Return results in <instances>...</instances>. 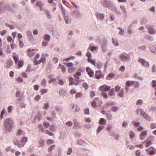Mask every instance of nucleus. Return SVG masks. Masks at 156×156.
<instances>
[{
  "label": "nucleus",
  "mask_w": 156,
  "mask_h": 156,
  "mask_svg": "<svg viewBox=\"0 0 156 156\" xmlns=\"http://www.w3.org/2000/svg\"><path fill=\"white\" fill-rule=\"evenodd\" d=\"M13 121L9 119H6L4 123V127L5 129L8 132L11 131L13 126Z\"/></svg>",
  "instance_id": "1"
},
{
  "label": "nucleus",
  "mask_w": 156,
  "mask_h": 156,
  "mask_svg": "<svg viewBox=\"0 0 156 156\" xmlns=\"http://www.w3.org/2000/svg\"><path fill=\"white\" fill-rule=\"evenodd\" d=\"M138 62L141 63L143 66L146 68H148L149 67L150 65L149 62L144 59L139 58L138 59Z\"/></svg>",
  "instance_id": "2"
},
{
  "label": "nucleus",
  "mask_w": 156,
  "mask_h": 156,
  "mask_svg": "<svg viewBox=\"0 0 156 156\" xmlns=\"http://www.w3.org/2000/svg\"><path fill=\"white\" fill-rule=\"evenodd\" d=\"M110 87L104 84L101 86L99 88V90L101 91H107L110 90Z\"/></svg>",
  "instance_id": "3"
},
{
  "label": "nucleus",
  "mask_w": 156,
  "mask_h": 156,
  "mask_svg": "<svg viewBox=\"0 0 156 156\" xmlns=\"http://www.w3.org/2000/svg\"><path fill=\"white\" fill-rule=\"evenodd\" d=\"M108 44V41L106 39H104L103 40V42L102 44V51L104 52H105L107 50V46Z\"/></svg>",
  "instance_id": "4"
},
{
  "label": "nucleus",
  "mask_w": 156,
  "mask_h": 156,
  "mask_svg": "<svg viewBox=\"0 0 156 156\" xmlns=\"http://www.w3.org/2000/svg\"><path fill=\"white\" fill-rule=\"evenodd\" d=\"M114 5L112 4L110 1L105 0L103 3V6L105 7H108L109 8H112Z\"/></svg>",
  "instance_id": "5"
},
{
  "label": "nucleus",
  "mask_w": 156,
  "mask_h": 156,
  "mask_svg": "<svg viewBox=\"0 0 156 156\" xmlns=\"http://www.w3.org/2000/svg\"><path fill=\"white\" fill-rule=\"evenodd\" d=\"M147 130H146L141 132L140 134V139L143 140L146 137L147 134Z\"/></svg>",
  "instance_id": "6"
},
{
  "label": "nucleus",
  "mask_w": 156,
  "mask_h": 156,
  "mask_svg": "<svg viewBox=\"0 0 156 156\" xmlns=\"http://www.w3.org/2000/svg\"><path fill=\"white\" fill-rule=\"evenodd\" d=\"M148 32L151 34H154L156 33V30L154 29L152 26H150L148 28Z\"/></svg>",
  "instance_id": "7"
},
{
  "label": "nucleus",
  "mask_w": 156,
  "mask_h": 156,
  "mask_svg": "<svg viewBox=\"0 0 156 156\" xmlns=\"http://www.w3.org/2000/svg\"><path fill=\"white\" fill-rule=\"evenodd\" d=\"M73 16L75 18H79L80 17L81 15L80 12L79 10L75 9L73 11Z\"/></svg>",
  "instance_id": "8"
},
{
  "label": "nucleus",
  "mask_w": 156,
  "mask_h": 156,
  "mask_svg": "<svg viewBox=\"0 0 156 156\" xmlns=\"http://www.w3.org/2000/svg\"><path fill=\"white\" fill-rule=\"evenodd\" d=\"M95 76L96 78L99 79L102 78L103 76V75L102 74L101 71L98 70L96 71Z\"/></svg>",
  "instance_id": "9"
},
{
  "label": "nucleus",
  "mask_w": 156,
  "mask_h": 156,
  "mask_svg": "<svg viewBox=\"0 0 156 156\" xmlns=\"http://www.w3.org/2000/svg\"><path fill=\"white\" fill-rule=\"evenodd\" d=\"M150 150H148L149 151L148 152V154L150 155H153L155 154L156 153V150L153 147H151L149 148Z\"/></svg>",
  "instance_id": "10"
},
{
  "label": "nucleus",
  "mask_w": 156,
  "mask_h": 156,
  "mask_svg": "<svg viewBox=\"0 0 156 156\" xmlns=\"http://www.w3.org/2000/svg\"><path fill=\"white\" fill-rule=\"evenodd\" d=\"M120 58L121 60L128 62L129 60H130V58L129 56H126L122 55L120 56Z\"/></svg>",
  "instance_id": "11"
},
{
  "label": "nucleus",
  "mask_w": 156,
  "mask_h": 156,
  "mask_svg": "<svg viewBox=\"0 0 156 156\" xmlns=\"http://www.w3.org/2000/svg\"><path fill=\"white\" fill-rule=\"evenodd\" d=\"M95 15L98 20H102L104 18V15L103 13L97 12L96 13Z\"/></svg>",
  "instance_id": "12"
},
{
  "label": "nucleus",
  "mask_w": 156,
  "mask_h": 156,
  "mask_svg": "<svg viewBox=\"0 0 156 156\" xmlns=\"http://www.w3.org/2000/svg\"><path fill=\"white\" fill-rule=\"evenodd\" d=\"M5 3L3 1L0 3V13L2 11H5Z\"/></svg>",
  "instance_id": "13"
},
{
  "label": "nucleus",
  "mask_w": 156,
  "mask_h": 156,
  "mask_svg": "<svg viewBox=\"0 0 156 156\" xmlns=\"http://www.w3.org/2000/svg\"><path fill=\"white\" fill-rule=\"evenodd\" d=\"M86 71L87 73L89 76L90 77H92L94 75V73L93 71L90 68L88 67L86 68Z\"/></svg>",
  "instance_id": "14"
},
{
  "label": "nucleus",
  "mask_w": 156,
  "mask_h": 156,
  "mask_svg": "<svg viewBox=\"0 0 156 156\" xmlns=\"http://www.w3.org/2000/svg\"><path fill=\"white\" fill-rule=\"evenodd\" d=\"M34 51L35 50L34 49H33L32 50L29 49L27 52V53L29 56L30 57L33 56L35 53V52H34Z\"/></svg>",
  "instance_id": "15"
},
{
  "label": "nucleus",
  "mask_w": 156,
  "mask_h": 156,
  "mask_svg": "<svg viewBox=\"0 0 156 156\" xmlns=\"http://www.w3.org/2000/svg\"><path fill=\"white\" fill-rule=\"evenodd\" d=\"M132 24H130L128 27L127 32L129 34H131L133 33V30L132 29Z\"/></svg>",
  "instance_id": "16"
},
{
  "label": "nucleus",
  "mask_w": 156,
  "mask_h": 156,
  "mask_svg": "<svg viewBox=\"0 0 156 156\" xmlns=\"http://www.w3.org/2000/svg\"><path fill=\"white\" fill-rule=\"evenodd\" d=\"M112 10L115 11V13L116 14L119 15H121V12L120 11H119L117 10V8H116L114 5H113V7H112Z\"/></svg>",
  "instance_id": "17"
},
{
  "label": "nucleus",
  "mask_w": 156,
  "mask_h": 156,
  "mask_svg": "<svg viewBox=\"0 0 156 156\" xmlns=\"http://www.w3.org/2000/svg\"><path fill=\"white\" fill-rule=\"evenodd\" d=\"M13 64V61L11 60H9L8 61L7 63V65L6 66V68H9L11 66H12V65Z\"/></svg>",
  "instance_id": "18"
},
{
  "label": "nucleus",
  "mask_w": 156,
  "mask_h": 156,
  "mask_svg": "<svg viewBox=\"0 0 156 156\" xmlns=\"http://www.w3.org/2000/svg\"><path fill=\"white\" fill-rule=\"evenodd\" d=\"M134 81L128 80L126 82V84L128 87H130L133 85Z\"/></svg>",
  "instance_id": "19"
},
{
  "label": "nucleus",
  "mask_w": 156,
  "mask_h": 156,
  "mask_svg": "<svg viewBox=\"0 0 156 156\" xmlns=\"http://www.w3.org/2000/svg\"><path fill=\"white\" fill-rule=\"evenodd\" d=\"M142 116L147 121H149L151 120V117L147 115L146 113H144L142 115Z\"/></svg>",
  "instance_id": "20"
},
{
  "label": "nucleus",
  "mask_w": 156,
  "mask_h": 156,
  "mask_svg": "<svg viewBox=\"0 0 156 156\" xmlns=\"http://www.w3.org/2000/svg\"><path fill=\"white\" fill-rule=\"evenodd\" d=\"M149 111H153L156 112V107L154 106H150L148 108Z\"/></svg>",
  "instance_id": "21"
},
{
  "label": "nucleus",
  "mask_w": 156,
  "mask_h": 156,
  "mask_svg": "<svg viewBox=\"0 0 156 156\" xmlns=\"http://www.w3.org/2000/svg\"><path fill=\"white\" fill-rule=\"evenodd\" d=\"M39 143V147H42L44 144V141L42 139H40L38 141Z\"/></svg>",
  "instance_id": "22"
},
{
  "label": "nucleus",
  "mask_w": 156,
  "mask_h": 156,
  "mask_svg": "<svg viewBox=\"0 0 156 156\" xmlns=\"http://www.w3.org/2000/svg\"><path fill=\"white\" fill-rule=\"evenodd\" d=\"M64 19L66 24H69L71 23V20L69 19L67 16H64Z\"/></svg>",
  "instance_id": "23"
},
{
  "label": "nucleus",
  "mask_w": 156,
  "mask_h": 156,
  "mask_svg": "<svg viewBox=\"0 0 156 156\" xmlns=\"http://www.w3.org/2000/svg\"><path fill=\"white\" fill-rule=\"evenodd\" d=\"M115 76L114 74L113 73H110L106 77V79L107 80H110V79L114 77Z\"/></svg>",
  "instance_id": "24"
},
{
  "label": "nucleus",
  "mask_w": 156,
  "mask_h": 156,
  "mask_svg": "<svg viewBox=\"0 0 156 156\" xmlns=\"http://www.w3.org/2000/svg\"><path fill=\"white\" fill-rule=\"evenodd\" d=\"M73 78L72 76H70L69 78V86L72 85L74 84H75V83L73 81Z\"/></svg>",
  "instance_id": "25"
},
{
  "label": "nucleus",
  "mask_w": 156,
  "mask_h": 156,
  "mask_svg": "<svg viewBox=\"0 0 156 156\" xmlns=\"http://www.w3.org/2000/svg\"><path fill=\"white\" fill-rule=\"evenodd\" d=\"M44 39L47 41H49L51 39V37L49 34H47L44 36Z\"/></svg>",
  "instance_id": "26"
},
{
  "label": "nucleus",
  "mask_w": 156,
  "mask_h": 156,
  "mask_svg": "<svg viewBox=\"0 0 156 156\" xmlns=\"http://www.w3.org/2000/svg\"><path fill=\"white\" fill-rule=\"evenodd\" d=\"M115 89L114 88L111 89L109 91L108 93V95L109 96H113L114 94Z\"/></svg>",
  "instance_id": "27"
},
{
  "label": "nucleus",
  "mask_w": 156,
  "mask_h": 156,
  "mask_svg": "<svg viewBox=\"0 0 156 156\" xmlns=\"http://www.w3.org/2000/svg\"><path fill=\"white\" fill-rule=\"evenodd\" d=\"M104 126H99L97 130V133H100L102 129H104Z\"/></svg>",
  "instance_id": "28"
},
{
  "label": "nucleus",
  "mask_w": 156,
  "mask_h": 156,
  "mask_svg": "<svg viewBox=\"0 0 156 156\" xmlns=\"http://www.w3.org/2000/svg\"><path fill=\"white\" fill-rule=\"evenodd\" d=\"M45 60H46V59L44 58H41V59H40V61L38 63V61H36V65L39 64L42 62H45ZM36 62V60H35L34 62Z\"/></svg>",
  "instance_id": "29"
},
{
  "label": "nucleus",
  "mask_w": 156,
  "mask_h": 156,
  "mask_svg": "<svg viewBox=\"0 0 156 156\" xmlns=\"http://www.w3.org/2000/svg\"><path fill=\"white\" fill-rule=\"evenodd\" d=\"M99 122L101 124L104 125L106 124V121L104 118H101L100 119Z\"/></svg>",
  "instance_id": "30"
},
{
  "label": "nucleus",
  "mask_w": 156,
  "mask_h": 156,
  "mask_svg": "<svg viewBox=\"0 0 156 156\" xmlns=\"http://www.w3.org/2000/svg\"><path fill=\"white\" fill-rule=\"evenodd\" d=\"M24 62L23 60H20V61L19 62L18 65V69H20L21 68H22Z\"/></svg>",
  "instance_id": "31"
},
{
  "label": "nucleus",
  "mask_w": 156,
  "mask_h": 156,
  "mask_svg": "<svg viewBox=\"0 0 156 156\" xmlns=\"http://www.w3.org/2000/svg\"><path fill=\"white\" fill-rule=\"evenodd\" d=\"M27 138L26 137H23L21 140V142L22 143H24V145L27 142Z\"/></svg>",
  "instance_id": "32"
},
{
  "label": "nucleus",
  "mask_w": 156,
  "mask_h": 156,
  "mask_svg": "<svg viewBox=\"0 0 156 156\" xmlns=\"http://www.w3.org/2000/svg\"><path fill=\"white\" fill-rule=\"evenodd\" d=\"M47 83L46 80L45 79H43L42 80L41 82V84L43 87H45Z\"/></svg>",
  "instance_id": "33"
},
{
  "label": "nucleus",
  "mask_w": 156,
  "mask_h": 156,
  "mask_svg": "<svg viewBox=\"0 0 156 156\" xmlns=\"http://www.w3.org/2000/svg\"><path fill=\"white\" fill-rule=\"evenodd\" d=\"M150 49L151 51L156 54V48L154 47H150Z\"/></svg>",
  "instance_id": "34"
},
{
  "label": "nucleus",
  "mask_w": 156,
  "mask_h": 156,
  "mask_svg": "<svg viewBox=\"0 0 156 156\" xmlns=\"http://www.w3.org/2000/svg\"><path fill=\"white\" fill-rule=\"evenodd\" d=\"M98 98H95L92 102L91 105L94 108H96L97 107V105H96V103L94 101V100H95L97 99Z\"/></svg>",
  "instance_id": "35"
},
{
  "label": "nucleus",
  "mask_w": 156,
  "mask_h": 156,
  "mask_svg": "<svg viewBox=\"0 0 156 156\" xmlns=\"http://www.w3.org/2000/svg\"><path fill=\"white\" fill-rule=\"evenodd\" d=\"M83 86L85 90H87L89 87V85L87 83H85L83 84Z\"/></svg>",
  "instance_id": "36"
},
{
  "label": "nucleus",
  "mask_w": 156,
  "mask_h": 156,
  "mask_svg": "<svg viewBox=\"0 0 156 156\" xmlns=\"http://www.w3.org/2000/svg\"><path fill=\"white\" fill-rule=\"evenodd\" d=\"M112 42L115 46H118L119 45V44L118 42L116 40H115L114 38H112Z\"/></svg>",
  "instance_id": "37"
},
{
  "label": "nucleus",
  "mask_w": 156,
  "mask_h": 156,
  "mask_svg": "<svg viewBox=\"0 0 156 156\" xmlns=\"http://www.w3.org/2000/svg\"><path fill=\"white\" fill-rule=\"evenodd\" d=\"M5 11L6 10H10L11 9V7L10 5L5 3Z\"/></svg>",
  "instance_id": "38"
},
{
  "label": "nucleus",
  "mask_w": 156,
  "mask_h": 156,
  "mask_svg": "<svg viewBox=\"0 0 156 156\" xmlns=\"http://www.w3.org/2000/svg\"><path fill=\"white\" fill-rule=\"evenodd\" d=\"M77 143L78 144L80 145H82L83 144V143H84V142L81 139H79L77 140Z\"/></svg>",
  "instance_id": "39"
},
{
  "label": "nucleus",
  "mask_w": 156,
  "mask_h": 156,
  "mask_svg": "<svg viewBox=\"0 0 156 156\" xmlns=\"http://www.w3.org/2000/svg\"><path fill=\"white\" fill-rule=\"evenodd\" d=\"M81 75V73L80 72H77L76 74L74 75V77L77 79H79L80 77H79V76Z\"/></svg>",
  "instance_id": "40"
},
{
  "label": "nucleus",
  "mask_w": 156,
  "mask_h": 156,
  "mask_svg": "<svg viewBox=\"0 0 156 156\" xmlns=\"http://www.w3.org/2000/svg\"><path fill=\"white\" fill-rule=\"evenodd\" d=\"M51 115L52 117V119H55L56 118V113L55 111L53 110L51 111Z\"/></svg>",
  "instance_id": "41"
},
{
  "label": "nucleus",
  "mask_w": 156,
  "mask_h": 156,
  "mask_svg": "<svg viewBox=\"0 0 156 156\" xmlns=\"http://www.w3.org/2000/svg\"><path fill=\"white\" fill-rule=\"evenodd\" d=\"M111 110L113 112H116L118 109V108L116 106H113L111 108Z\"/></svg>",
  "instance_id": "42"
},
{
  "label": "nucleus",
  "mask_w": 156,
  "mask_h": 156,
  "mask_svg": "<svg viewBox=\"0 0 156 156\" xmlns=\"http://www.w3.org/2000/svg\"><path fill=\"white\" fill-rule=\"evenodd\" d=\"M5 25L6 27H9L11 29H13L14 28V27L12 25H10L8 23H6Z\"/></svg>",
  "instance_id": "43"
},
{
  "label": "nucleus",
  "mask_w": 156,
  "mask_h": 156,
  "mask_svg": "<svg viewBox=\"0 0 156 156\" xmlns=\"http://www.w3.org/2000/svg\"><path fill=\"white\" fill-rule=\"evenodd\" d=\"M48 91V90L47 89H42L40 91V92H41V94L42 95H43L44 94L47 93Z\"/></svg>",
  "instance_id": "44"
},
{
  "label": "nucleus",
  "mask_w": 156,
  "mask_h": 156,
  "mask_svg": "<svg viewBox=\"0 0 156 156\" xmlns=\"http://www.w3.org/2000/svg\"><path fill=\"white\" fill-rule=\"evenodd\" d=\"M143 101L141 99H139L136 102V104L137 105H141L142 104Z\"/></svg>",
  "instance_id": "45"
},
{
  "label": "nucleus",
  "mask_w": 156,
  "mask_h": 156,
  "mask_svg": "<svg viewBox=\"0 0 156 156\" xmlns=\"http://www.w3.org/2000/svg\"><path fill=\"white\" fill-rule=\"evenodd\" d=\"M55 147V145H51L48 148V151L49 152L52 151L53 149Z\"/></svg>",
  "instance_id": "46"
},
{
  "label": "nucleus",
  "mask_w": 156,
  "mask_h": 156,
  "mask_svg": "<svg viewBox=\"0 0 156 156\" xmlns=\"http://www.w3.org/2000/svg\"><path fill=\"white\" fill-rule=\"evenodd\" d=\"M45 132L46 134H48L50 136H52L54 135V133L48 130H46Z\"/></svg>",
  "instance_id": "47"
},
{
  "label": "nucleus",
  "mask_w": 156,
  "mask_h": 156,
  "mask_svg": "<svg viewBox=\"0 0 156 156\" xmlns=\"http://www.w3.org/2000/svg\"><path fill=\"white\" fill-rule=\"evenodd\" d=\"M124 90H121L120 92L118 94V95L122 98L123 96Z\"/></svg>",
  "instance_id": "48"
},
{
  "label": "nucleus",
  "mask_w": 156,
  "mask_h": 156,
  "mask_svg": "<svg viewBox=\"0 0 156 156\" xmlns=\"http://www.w3.org/2000/svg\"><path fill=\"white\" fill-rule=\"evenodd\" d=\"M23 133V131L21 129H19L17 131L16 133L17 136L20 135Z\"/></svg>",
  "instance_id": "49"
},
{
  "label": "nucleus",
  "mask_w": 156,
  "mask_h": 156,
  "mask_svg": "<svg viewBox=\"0 0 156 156\" xmlns=\"http://www.w3.org/2000/svg\"><path fill=\"white\" fill-rule=\"evenodd\" d=\"M152 144V143L151 141L147 140V141H146V144L145 146V147L147 148L151 145Z\"/></svg>",
  "instance_id": "50"
},
{
  "label": "nucleus",
  "mask_w": 156,
  "mask_h": 156,
  "mask_svg": "<svg viewBox=\"0 0 156 156\" xmlns=\"http://www.w3.org/2000/svg\"><path fill=\"white\" fill-rule=\"evenodd\" d=\"M130 132L131 134H129V136L131 139H133L135 136V134L132 131H130Z\"/></svg>",
  "instance_id": "51"
},
{
  "label": "nucleus",
  "mask_w": 156,
  "mask_h": 156,
  "mask_svg": "<svg viewBox=\"0 0 156 156\" xmlns=\"http://www.w3.org/2000/svg\"><path fill=\"white\" fill-rule=\"evenodd\" d=\"M106 116L108 119V120H111L112 119V115L109 113H107L106 114Z\"/></svg>",
  "instance_id": "52"
},
{
  "label": "nucleus",
  "mask_w": 156,
  "mask_h": 156,
  "mask_svg": "<svg viewBox=\"0 0 156 156\" xmlns=\"http://www.w3.org/2000/svg\"><path fill=\"white\" fill-rule=\"evenodd\" d=\"M5 110L4 109L2 111L0 115V117L1 119H2L3 118V115L5 113Z\"/></svg>",
  "instance_id": "53"
},
{
  "label": "nucleus",
  "mask_w": 156,
  "mask_h": 156,
  "mask_svg": "<svg viewBox=\"0 0 156 156\" xmlns=\"http://www.w3.org/2000/svg\"><path fill=\"white\" fill-rule=\"evenodd\" d=\"M36 4L39 7H41L43 5V4L41 2L38 1L36 2Z\"/></svg>",
  "instance_id": "54"
},
{
  "label": "nucleus",
  "mask_w": 156,
  "mask_h": 156,
  "mask_svg": "<svg viewBox=\"0 0 156 156\" xmlns=\"http://www.w3.org/2000/svg\"><path fill=\"white\" fill-rule=\"evenodd\" d=\"M82 96V94L80 92H78L76 93L75 95V98H78Z\"/></svg>",
  "instance_id": "55"
},
{
  "label": "nucleus",
  "mask_w": 156,
  "mask_h": 156,
  "mask_svg": "<svg viewBox=\"0 0 156 156\" xmlns=\"http://www.w3.org/2000/svg\"><path fill=\"white\" fill-rule=\"evenodd\" d=\"M133 85L135 86V88H137L139 87L140 84L139 83L137 82H135L134 81V84H133Z\"/></svg>",
  "instance_id": "56"
},
{
  "label": "nucleus",
  "mask_w": 156,
  "mask_h": 156,
  "mask_svg": "<svg viewBox=\"0 0 156 156\" xmlns=\"http://www.w3.org/2000/svg\"><path fill=\"white\" fill-rule=\"evenodd\" d=\"M61 10L62 13V15L63 17H64V16H66L65 9L63 6H62L61 8Z\"/></svg>",
  "instance_id": "57"
},
{
  "label": "nucleus",
  "mask_w": 156,
  "mask_h": 156,
  "mask_svg": "<svg viewBox=\"0 0 156 156\" xmlns=\"http://www.w3.org/2000/svg\"><path fill=\"white\" fill-rule=\"evenodd\" d=\"M73 123L71 121H69L66 123V124L68 126H71L73 125Z\"/></svg>",
  "instance_id": "58"
},
{
  "label": "nucleus",
  "mask_w": 156,
  "mask_h": 156,
  "mask_svg": "<svg viewBox=\"0 0 156 156\" xmlns=\"http://www.w3.org/2000/svg\"><path fill=\"white\" fill-rule=\"evenodd\" d=\"M112 102H108L107 103L105 104V106L106 108L108 107L109 106H111L113 105Z\"/></svg>",
  "instance_id": "59"
},
{
  "label": "nucleus",
  "mask_w": 156,
  "mask_h": 156,
  "mask_svg": "<svg viewBox=\"0 0 156 156\" xmlns=\"http://www.w3.org/2000/svg\"><path fill=\"white\" fill-rule=\"evenodd\" d=\"M71 4H72V5L74 6L76 8V9H79V7L77 5H76V3L73 2V1H72L71 2Z\"/></svg>",
  "instance_id": "60"
},
{
  "label": "nucleus",
  "mask_w": 156,
  "mask_h": 156,
  "mask_svg": "<svg viewBox=\"0 0 156 156\" xmlns=\"http://www.w3.org/2000/svg\"><path fill=\"white\" fill-rule=\"evenodd\" d=\"M43 124L44 126L46 128H48L50 126V124L48 122H44Z\"/></svg>",
  "instance_id": "61"
},
{
  "label": "nucleus",
  "mask_w": 156,
  "mask_h": 156,
  "mask_svg": "<svg viewBox=\"0 0 156 156\" xmlns=\"http://www.w3.org/2000/svg\"><path fill=\"white\" fill-rule=\"evenodd\" d=\"M44 108L45 109H48L49 107V105L48 103H46L44 104Z\"/></svg>",
  "instance_id": "62"
},
{
  "label": "nucleus",
  "mask_w": 156,
  "mask_h": 156,
  "mask_svg": "<svg viewBox=\"0 0 156 156\" xmlns=\"http://www.w3.org/2000/svg\"><path fill=\"white\" fill-rule=\"evenodd\" d=\"M58 84L61 85H62L64 84V82L63 80L61 79H59Z\"/></svg>",
  "instance_id": "63"
},
{
  "label": "nucleus",
  "mask_w": 156,
  "mask_h": 156,
  "mask_svg": "<svg viewBox=\"0 0 156 156\" xmlns=\"http://www.w3.org/2000/svg\"><path fill=\"white\" fill-rule=\"evenodd\" d=\"M152 87L153 88H154L156 87V81L155 80H153L152 82Z\"/></svg>",
  "instance_id": "64"
}]
</instances>
